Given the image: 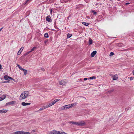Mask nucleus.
Instances as JSON below:
<instances>
[{
	"label": "nucleus",
	"instance_id": "nucleus-1",
	"mask_svg": "<svg viewBox=\"0 0 134 134\" xmlns=\"http://www.w3.org/2000/svg\"><path fill=\"white\" fill-rule=\"evenodd\" d=\"M29 96V92L28 91H24L20 95L19 99L20 100H22L27 98Z\"/></svg>",
	"mask_w": 134,
	"mask_h": 134
},
{
	"label": "nucleus",
	"instance_id": "nucleus-2",
	"mask_svg": "<svg viewBox=\"0 0 134 134\" xmlns=\"http://www.w3.org/2000/svg\"><path fill=\"white\" fill-rule=\"evenodd\" d=\"M69 123H72L77 126H85L86 125V123L83 121H82L79 122L70 121L68 122Z\"/></svg>",
	"mask_w": 134,
	"mask_h": 134
},
{
	"label": "nucleus",
	"instance_id": "nucleus-3",
	"mask_svg": "<svg viewBox=\"0 0 134 134\" xmlns=\"http://www.w3.org/2000/svg\"><path fill=\"white\" fill-rule=\"evenodd\" d=\"M60 134V131H57L55 130H53L51 131L49 134Z\"/></svg>",
	"mask_w": 134,
	"mask_h": 134
},
{
	"label": "nucleus",
	"instance_id": "nucleus-4",
	"mask_svg": "<svg viewBox=\"0 0 134 134\" xmlns=\"http://www.w3.org/2000/svg\"><path fill=\"white\" fill-rule=\"evenodd\" d=\"M59 83L62 85H65L66 84V80H62L59 82Z\"/></svg>",
	"mask_w": 134,
	"mask_h": 134
},
{
	"label": "nucleus",
	"instance_id": "nucleus-5",
	"mask_svg": "<svg viewBox=\"0 0 134 134\" xmlns=\"http://www.w3.org/2000/svg\"><path fill=\"white\" fill-rule=\"evenodd\" d=\"M46 20L47 21L51 22L52 20H51V17L50 15L47 16L46 18Z\"/></svg>",
	"mask_w": 134,
	"mask_h": 134
},
{
	"label": "nucleus",
	"instance_id": "nucleus-6",
	"mask_svg": "<svg viewBox=\"0 0 134 134\" xmlns=\"http://www.w3.org/2000/svg\"><path fill=\"white\" fill-rule=\"evenodd\" d=\"M112 77H113V80H117L118 79V76L117 74H116L115 75H113Z\"/></svg>",
	"mask_w": 134,
	"mask_h": 134
},
{
	"label": "nucleus",
	"instance_id": "nucleus-7",
	"mask_svg": "<svg viewBox=\"0 0 134 134\" xmlns=\"http://www.w3.org/2000/svg\"><path fill=\"white\" fill-rule=\"evenodd\" d=\"M97 53V51H94L93 52L91 55V57H94V55L96 54Z\"/></svg>",
	"mask_w": 134,
	"mask_h": 134
},
{
	"label": "nucleus",
	"instance_id": "nucleus-8",
	"mask_svg": "<svg viewBox=\"0 0 134 134\" xmlns=\"http://www.w3.org/2000/svg\"><path fill=\"white\" fill-rule=\"evenodd\" d=\"M31 104L30 103H26L25 102H22L21 104L23 106H25L26 105H29Z\"/></svg>",
	"mask_w": 134,
	"mask_h": 134
},
{
	"label": "nucleus",
	"instance_id": "nucleus-9",
	"mask_svg": "<svg viewBox=\"0 0 134 134\" xmlns=\"http://www.w3.org/2000/svg\"><path fill=\"white\" fill-rule=\"evenodd\" d=\"M14 101H12V102H9L7 103L6 104V105H9L14 104Z\"/></svg>",
	"mask_w": 134,
	"mask_h": 134
},
{
	"label": "nucleus",
	"instance_id": "nucleus-10",
	"mask_svg": "<svg viewBox=\"0 0 134 134\" xmlns=\"http://www.w3.org/2000/svg\"><path fill=\"white\" fill-rule=\"evenodd\" d=\"M8 111L7 110H0V113H6Z\"/></svg>",
	"mask_w": 134,
	"mask_h": 134
},
{
	"label": "nucleus",
	"instance_id": "nucleus-11",
	"mask_svg": "<svg viewBox=\"0 0 134 134\" xmlns=\"http://www.w3.org/2000/svg\"><path fill=\"white\" fill-rule=\"evenodd\" d=\"M66 109H67V105L63 106L61 108V109L62 110H65Z\"/></svg>",
	"mask_w": 134,
	"mask_h": 134
},
{
	"label": "nucleus",
	"instance_id": "nucleus-12",
	"mask_svg": "<svg viewBox=\"0 0 134 134\" xmlns=\"http://www.w3.org/2000/svg\"><path fill=\"white\" fill-rule=\"evenodd\" d=\"M89 45H91L92 44V40L90 38H89Z\"/></svg>",
	"mask_w": 134,
	"mask_h": 134
},
{
	"label": "nucleus",
	"instance_id": "nucleus-13",
	"mask_svg": "<svg viewBox=\"0 0 134 134\" xmlns=\"http://www.w3.org/2000/svg\"><path fill=\"white\" fill-rule=\"evenodd\" d=\"M22 131H18L15 132H14V134H21Z\"/></svg>",
	"mask_w": 134,
	"mask_h": 134
},
{
	"label": "nucleus",
	"instance_id": "nucleus-14",
	"mask_svg": "<svg viewBox=\"0 0 134 134\" xmlns=\"http://www.w3.org/2000/svg\"><path fill=\"white\" fill-rule=\"evenodd\" d=\"M23 71L24 72V74L25 75H26L27 73V70H25V69H24L23 70Z\"/></svg>",
	"mask_w": 134,
	"mask_h": 134
},
{
	"label": "nucleus",
	"instance_id": "nucleus-15",
	"mask_svg": "<svg viewBox=\"0 0 134 134\" xmlns=\"http://www.w3.org/2000/svg\"><path fill=\"white\" fill-rule=\"evenodd\" d=\"M82 23L86 26H87L89 25V24L88 23L85 22H83Z\"/></svg>",
	"mask_w": 134,
	"mask_h": 134
},
{
	"label": "nucleus",
	"instance_id": "nucleus-16",
	"mask_svg": "<svg viewBox=\"0 0 134 134\" xmlns=\"http://www.w3.org/2000/svg\"><path fill=\"white\" fill-rule=\"evenodd\" d=\"M96 77L94 76H93L92 77H90L89 79H90L91 80H93V79H96Z\"/></svg>",
	"mask_w": 134,
	"mask_h": 134
},
{
	"label": "nucleus",
	"instance_id": "nucleus-17",
	"mask_svg": "<svg viewBox=\"0 0 134 134\" xmlns=\"http://www.w3.org/2000/svg\"><path fill=\"white\" fill-rule=\"evenodd\" d=\"M44 36L45 38L48 37V33H45L44 35Z\"/></svg>",
	"mask_w": 134,
	"mask_h": 134
},
{
	"label": "nucleus",
	"instance_id": "nucleus-18",
	"mask_svg": "<svg viewBox=\"0 0 134 134\" xmlns=\"http://www.w3.org/2000/svg\"><path fill=\"white\" fill-rule=\"evenodd\" d=\"M21 134H30L29 132H25L22 131Z\"/></svg>",
	"mask_w": 134,
	"mask_h": 134
},
{
	"label": "nucleus",
	"instance_id": "nucleus-19",
	"mask_svg": "<svg viewBox=\"0 0 134 134\" xmlns=\"http://www.w3.org/2000/svg\"><path fill=\"white\" fill-rule=\"evenodd\" d=\"M8 76L7 75H5L4 77V78L5 80H7L8 79Z\"/></svg>",
	"mask_w": 134,
	"mask_h": 134
},
{
	"label": "nucleus",
	"instance_id": "nucleus-20",
	"mask_svg": "<svg viewBox=\"0 0 134 134\" xmlns=\"http://www.w3.org/2000/svg\"><path fill=\"white\" fill-rule=\"evenodd\" d=\"M72 36V35L71 34H68V38H70Z\"/></svg>",
	"mask_w": 134,
	"mask_h": 134
},
{
	"label": "nucleus",
	"instance_id": "nucleus-21",
	"mask_svg": "<svg viewBox=\"0 0 134 134\" xmlns=\"http://www.w3.org/2000/svg\"><path fill=\"white\" fill-rule=\"evenodd\" d=\"M22 51V50H20L18 52V55H19L21 53V52Z\"/></svg>",
	"mask_w": 134,
	"mask_h": 134
},
{
	"label": "nucleus",
	"instance_id": "nucleus-22",
	"mask_svg": "<svg viewBox=\"0 0 134 134\" xmlns=\"http://www.w3.org/2000/svg\"><path fill=\"white\" fill-rule=\"evenodd\" d=\"M92 12L93 13L94 15L96 14L97 13V12H95L94 10H92Z\"/></svg>",
	"mask_w": 134,
	"mask_h": 134
},
{
	"label": "nucleus",
	"instance_id": "nucleus-23",
	"mask_svg": "<svg viewBox=\"0 0 134 134\" xmlns=\"http://www.w3.org/2000/svg\"><path fill=\"white\" fill-rule=\"evenodd\" d=\"M45 109V108H44V107H43L42 108H41L40 109H39L38 111H41V110H43V109Z\"/></svg>",
	"mask_w": 134,
	"mask_h": 134
},
{
	"label": "nucleus",
	"instance_id": "nucleus-24",
	"mask_svg": "<svg viewBox=\"0 0 134 134\" xmlns=\"http://www.w3.org/2000/svg\"><path fill=\"white\" fill-rule=\"evenodd\" d=\"M70 104L71 107H73L75 106L76 105V104L75 103H72Z\"/></svg>",
	"mask_w": 134,
	"mask_h": 134
},
{
	"label": "nucleus",
	"instance_id": "nucleus-25",
	"mask_svg": "<svg viewBox=\"0 0 134 134\" xmlns=\"http://www.w3.org/2000/svg\"><path fill=\"white\" fill-rule=\"evenodd\" d=\"M36 48V47H33L31 50L30 51L31 52L34 51V50L35 49V48Z\"/></svg>",
	"mask_w": 134,
	"mask_h": 134
},
{
	"label": "nucleus",
	"instance_id": "nucleus-26",
	"mask_svg": "<svg viewBox=\"0 0 134 134\" xmlns=\"http://www.w3.org/2000/svg\"><path fill=\"white\" fill-rule=\"evenodd\" d=\"M9 81H3V82H1V83H6L9 82Z\"/></svg>",
	"mask_w": 134,
	"mask_h": 134
},
{
	"label": "nucleus",
	"instance_id": "nucleus-27",
	"mask_svg": "<svg viewBox=\"0 0 134 134\" xmlns=\"http://www.w3.org/2000/svg\"><path fill=\"white\" fill-rule=\"evenodd\" d=\"M114 53L113 52H111L110 54V56H111L114 55Z\"/></svg>",
	"mask_w": 134,
	"mask_h": 134
},
{
	"label": "nucleus",
	"instance_id": "nucleus-28",
	"mask_svg": "<svg viewBox=\"0 0 134 134\" xmlns=\"http://www.w3.org/2000/svg\"><path fill=\"white\" fill-rule=\"evenodd\" d=\"M6 96L5 95H3L2 96V99H3V100L5 98H6Z\"/></svg>",
	"mask_w": 134,
	"mask_h": 134
},
{
	"label": "nucleus",
	"instance_id": "nucleus-29",
	"mask_svg": "<svg viewBox=\"0 0 134 134\" xmlns=\"http://www.w3.org/2000/svg\"><path fill=\"white\" fill-rule=\"evenodd\" d=\"M44 108H45V109H46V108H47L48 107H49V106H48V104L46 105V106H44Z\"/></svg>",
	"mask_w": 134,
	"mask_h": 134
},
{
	"label": "nucleus",
	"instance_id": "nucleus-30",
	"mask_svg": "<svg viewBox=\"0 0 134 134\" xmlns=\"http://www.w3.org/2000/svg\"><path fill=\"white\" fill-rule=\"evenodd\" d=\"M71 107V106L70 104L68 105V108Z\"/></svg>",
	"mask_w": 134,
	"mask_h": 134
},
{
	"label": "nucleus",
	"instance_id": "nucleus-31",
	"mask_svg": "<svg viewBox=\"0 0 134 134\" xmlns=\"http://www.w3.org/2000/svg\"><path fill=\"white\" fill-rule=\"evenodd\" d=\"M134 78V77H131L130 78V80L131 81Z\"/></svg>",
	"mask_w": 134,
	"mask_h": 134
},
{
	"label": "nucleus",
	"instance_id": "nucleus-32",
	"mask_svg": "<svg viewBox=\"0 0 134 134\" xmlns=\"http://www.w3.org/2000/svg\"><path fill=\"white\" fill-rule=\"evenodd\" d=\"M87 79H89V78L88 79L87 78H85L84 79V81H86L87 80Z\"/></svg>",
	"mask_w": 134,
	"mask_h": 134
},
{
	"label": "nucleus",
	"instance_id": "nucleus-33",
	"mask_svg": "<svg viewBox=\"0 0 134 134\" xmlns=\"http://www.w3.org/2000/svg\"><path fill=\"white\" fill-rule=\"evenodd\" d=\"M48 105L49 107L52 105L51 103H49V104H48Z\"/></svg>",
	"mask_w": 134,
	"mask_h": 134
},
{
	"label": "nucleus",
	"instance_id": "nucleus-34",
	"mask_svg": "<svg viewBox=\"0 0 134 134\" xmlns=\"http://www.w3.org/2000/svg\"><path fill=\"white\" fill-rule=\"evenodd\" d=\"M19 68L22 70H23L24 69L23 68H22L21 66L20 67V68Z\"/></svg>",
	"mask_w": 134,
	"mask_h": 134
},
{
	"label": "nucleus",
	"instance_id": "nucleus-35",
	"mask_svg": "<svg viewBox=\"0 0 134 134\" xmlns=\"http://www.w3.org/2000/svg\"><path fill=\"white\" fill-rule=\"evenodd\" d=\"M59 99H56L55 100L56 101V102H57L59 100Z\"/></svg>",
	"mask_w": 134,
	"mask_h": 134
},
{
	"label": "nucleus",
	"instance_id": "nucleus-36",
	"mask_svg": "<svg viewBox=\"0 0 134 134\" xmlns=\"http://www.w3.org/2000/svg\"><path fill=\"white\" fill-rule=\"evenodd\" d=\"M17 66H18V67L19 68H20V67L21 66L19 65L18 64H16Z\"/></svg>",
	"mask_w": 134,
	"mask_h": 134
},
{
	"label": "nucleus",
	"instance_id": "nucleus-37",
	"mask_svg": "<svg viewBox=\"0 0 134 134\" xmlns=\"http://www.w3.org/2000/svg\"><path fill=\"white\" fill-rule=\"evenodd\" d=\"M48 40H46L44 41V43L45 44H46Z\"/></svg>",
	"mask_w": 134,
	"mask_h": 134
},
{
	"label": "nucleus",
	"instance_id": "nucleus-38",
	"mask_svg": "<svg viewBox=\"0 0 134 134\" xmlns=\"http://www.w3.org/2000/svg\"><path fill=\"white\" fill-rule=\"evenodd\" d=\"M41 69L42 71H44V69L43 68H41Z\"/></svg>",
	"mask_w": 134,
	"mask_h": 134
},
{
	"label": "nucleus",
	"instance_id": "nucleus-39",
	"mask_svg": "<svg viewBox=\"0 0 134 134\" xmlns=\"http://www.w3.org/2000/svg\"><path fill=\"white\" fill-rule=\"evenodd\" d=\"M52 9H51V11H50V13H51V15H52Z\"/></svg>",
	"mask_w": 134,
	"mask_h": 134
},
{
	"label": "nucleus",
	"instance_id": "nucleus-40",
	"mask_svg": "<svg viewBox=\"0 0 134 134\" xmlns=\"http://www.w3.org/2000/svg\"><path fill=\"white\" fill-rule=\"evenodd\" d=\"M3 100L2 99V97H0V101L2 100Z\"/></svg>",
	"mask_w": 134,
	"mask_h": 134
},
{
	"label": "nucleus",
	"instance_id": "nucleus-41",
	"mask_svg": "<svg viewBox=\"0 0 134 134\" xmlns=\"http://www.w3.org/2000/svg\"><path fill=\"white\" fill-rule=\"evenodd\" d=\"M24 48L23 47H22L20 50H21V49H22L21 50H22V51L24 49Z\"/></svg>",
	"mask_w": 134,
	"mask_h": 134
},
{
	"label": "nucleus",
	"instance_id": "nucleus-42",
	"mask_svg": "<svg viewBox=\"0 0 134 134\" xmlns=\"http://www.w3.org/2000/svg\"><path fill=\"white\" fill-rule=\"evenodd\" d=\"M130 4V3H125V4L126 5H128V4Z\"/></svg>",
	"mask_w": 134,
	"mask_h": 134
},
{
	"label": "nucleus",
	"instance_id": "nucleus-43",
	"mask_svg": "<svg viewBox=\"0 0 134 134\" xmlns=\"http://www.w3.org/2000/svg\"><path fill=\"white\" fill-rule=\"evenodd\" d=\"M114 91V90H112L110 91H109L110 92H112L113 91Z\"/></svg>",
	"mask_w": 134,
	"mask_h": 134
},
{
	"label": "nucleus",
	"instance_id": "nucleus-44",
	"mask_svg": "<svg viewBox=\"0 0 134 134\" xmlns=\"http://www.w3.org/2000/svg\"><path fill=\"white\" fill-rule=\"evenodd\" d=\"M8 79H12V78L11 77L8 76Z\"/></svg>",
	"mask_w": 134,
	"mask_h": 134
},
{
	"label": "nucleus",
	"instance_id": "nucleus-45",
	"mask_svg": "<svg viewBox=\"0 0 134 134\" xmlns=\"http://www.w3.org/2000/svg\"><path fill=\"white\" fill-rule=\"evenodd\" d=\"M51 103V104H52V105H53L54 104H55L53 102L52 103Z\"/></svg>",
	"mask_w": 134,
	"mask_h": 134
},
{
	"label": "nucleus",
	"instance_id": "nucleus-46",
	"mask_svg": "<svg viewBox=\"0 0 134 134\" xmlns=\"http://www.w3.org/2000/svg\"><path fill=\"white\" fill-rule=\"evenodd\" d=\"M60 134H65V133L64 132H62L61 133H60Z\"/></svg>",
	"mask_w": 134,
	"mask_h": 134
},
{
	"label": "nucleus",
	"instance_id": "nucleus-47",
	"mask_svg": "<svg viewBox=\"0 0 134 134\" xmlns=\"http://www.w3.org/2000/svg\"><path fill=\"white\" fill-rule=\"evenodd\" d=\"M27 0L26 1L25 3L24 4H26V3H27L28 1H27Z\"/></svg>",
	"mask_w": 134,
	"mask_h": 134
},
{
	"label": "nucleus",
	"instance_id": "nucleus-48",
	"mask_svg": "<svg viewBox=\"0 0 134 134\" xmlns=\"http://www.w3.org/2000/svg\"><path fill=\"white\" fill-rule=\"evenodd\" d=\"M31 52L30 51H29V52H27V53L28 54H29Z\"/></svg>",
	"mask_w": 134,
	"mask_h": 134
},
{
	"label": "nucleus",
	"instance_id": "nucleus-49",
	"mask_svg": "<svg viewBox=\"0 0 134 134\" xmlns=\"http://www.w3.org/2000/svg\"><path fill=\"white\" fill-rule=\"evenodd\" d=\"M28 54L26 53H25L24 54L25 55H28Z\"/></svg>",
	"mask_w": 134,
	"mask_h": 134
},
{
	"label": "nucleus",
	"instance_id": "nucleus-50",
	"mask_svg": "<svg viewBox=\"0 0 134 134\" xmlns=\"http://www.w3.org/2000/svg\"><path fill=\"white\" fill-rule=\"evenodd\" d=\"M53 102H54V104H55V103L56 102V101L55 100H54L53 101Z\"/></svg>",
	"mask_w": 134,
	"mask_h": 134
},
{
	"label": "nucleus",
	"instance_id": "nucleus-51",
	"mask_svg": "<svg viewBox=\"0 0 134 134\" xmlns=\"http://www.w3.org/2000/svg\"><path fill=\"white\" fill-rule=\"evenodd\" d=\"M1 67H2V66L1 64H0V69H1Z\"/></svg>",
	"mask_w": 134,
	"mask_h": 134
},
{
	"label": "nucleus",
	"instance_id": "nucleus-52",
	"mask_svg": "<svg viewBox=\"0 0 134 134\" xmlns=\"http://www.w3.org/2000/svg\"><path fill=\"white\" fill-rule=\"evenodd\" d=\"M3 29V27L1 28L0 29V31H1V30Z\"/></svg>",
	"mask_w": 134,
	"mask_h": 134
},
{
	"label": "nucleus",
	"instance_id": "nucleus-53",
	"mask_svg": "<svg viewBox=\"0 0 134 134\" xmlns=\"http://www.w3.org/2000/svg\"><path fill=\"white\" fill-rule=\"evenodd\" d=\"M11 80H14H14L12 78V79H11Z\"/></svg>",
	"mask_w": 134,
	"mask_h": 134
},
{
	"label": "nucleus",
	"instance_id": "nucleus-54",
	"mask_svg": "<svg viewBox=\"0 0 134 134\" xmlns=\"http://www.w3.org/2000/svg\"><path fill=\"white\" fill-rule=\"evenodd\" d=\"M133 75H134V71L133 72Z\"/></svg>",
	"mask_w": 134,
	"mask_h": 134
},
{
	"label": "nucleus",
	"instance_id": "nucleus-55",
	"mask_svg": "<svg viewBox=\"0 0 134 134\" xmlns=\"http://www.w3.org/2000/svg\"><path fill=\"white\" fill-rule=\"evenodd\" d=\"M29 0H27V1H29Z\"/></svg>",
	"mask_w": 134,
	"mask_h": 134
},
{
	"label": "nucleus",
	"instance_id": "nucleus-56",
	"mask_svg": "<svg viewBox=\"0 0 134 134\" xmlns=\"http://www.w3.org/2000/svg\"><path fill=\"white\" fill-rule=\"evenodd\" d=\"M118 0V1H120V0Z\"/></svg>",
	"mask_w": 134,
	"mask_h": 134
}]
</instances>
